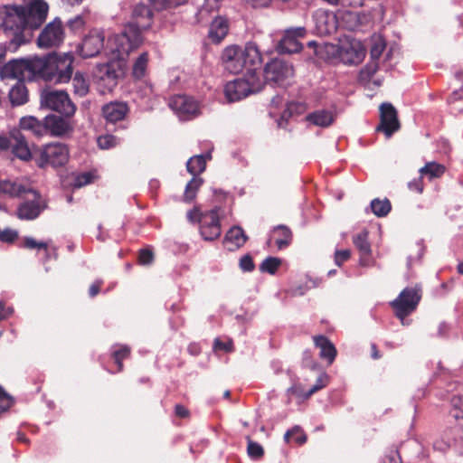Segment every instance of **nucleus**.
Masks as SVG:
<instances>
[{"label": "nucleus", "instance_id": "obj_1", "mask_svg": "<svg viewBox=\"0 0 463 463\" xmlns=\"http://www.w3.org/2000/svg\"><path fill=\"white\" fill-rule=\"evenodd\" d=\"M47 14L48 5L43 0L11 8L3 22L4 33L8 39L6 48L15 52L22 44L29 43L33 30L44 23Z\"/></svg>", "mask_w": 463, "mask_h": 463}, {"label": "nucleus", "instance_id": "obj_2", "mask_svg": "<svg viewBox=\"0 0 463 463\" xmlns=\"http://www.w3.org/2000/svg\"><path fill=\"white\" fill-rule=\"evenodd\" d=\"M153 22V12L148 5L139 3L133 7L131 20L123 32L115 34L109 43L114 44L111 51L122 58L137 48L142 42L141 33L147 30Z\"/></svg>", "mask_w": 463, "mask_h": 463}, {"label": "nucleus", "instance_id": "obj_3", "mask_svg": "<svg viewBox=\"0 0 463 463\" xmlns=\"http://www.w3.org/2000/svg\"><path fill=\"white\" fill-rule=\"evenodd\" d=\"M40 60L43 65L40 68V78L43 80L55 83H66L71 79L74 61L72 53H52L40 57Z\"/></svg>", "mask_w": 463, "mask_h": 463}, {"label": "nucleus", "instance_id": "obj_4", "mask_svg": "<svg viewBox=\"0 0 463 463\" xmlns=\"http://www.w3.org/2000/svg\"><path fill=\"white\" fill-rule=\"evenodd\" d=\"M41 60L38 56L14 59L5 64L0 70L1 79H18L32 80L40 78Z\"/></svg>", "mask_w": 463, "mask_h": 463}, {"label": "nucleus", "instance_id": "obj_5", "mask_svg": "<svg viewBox=\"0 0 463 463\" xmlns=\"http://www.w3.org/2000/svg\"><path fill=\"white\" fill-rule=\"evenodd\" d=\"M263 80L253 71L246 73L243 78H238L229 81L224 88L225 97L230 102H234L246 98L251 93H257L262 90Z\"/></svg>", "mask_w": 463, "mask_h": 463}, {"label": "nucleus", "instance_id": "obj_6", "mask_svg": "<svg viewBox=\"0 0 463 463\" xmlns=\"http://www.w3.org/2000/svg\"><path fill=\"white\" fill-rule=\"evenodd\" d=\"M40 104L42 108L58 112L65 118H72L77 109L67 91L52 88L41 90Z\"/></svg>", "mask_w": 463, "mask_h": 463}, {"label": "nucleus", "instance_id": "obj_7", "mask_svg": "<svg viewBox=\"0 0 463 463\" xmlns=\"http://www.w3.org/2000/svg\"><path fill=\"white\" fill-rule=\"evenodd\" d=\"M69 158V147L61 142L46 144L35 152V162L40 168L63 166L68 163Z\"/></svg>", "mask_w": 463, "mask_h": 463}, {"label": "nucleus", "instance_id": "obj_8", "mask_svg": "<svg viewBox=\"0 0 463 463\" xmlns=\"http://www.w3.org/2000/svg\"><path fill=\"white\" fill-rule=\"evenodd\" d=\"M421 297L422 288L420 284H416L413 287H407L402 289L399 296L391 302L395 316L403 326L409 325L406 317L416 310Z\"/></svg>", "mask_w": 463, "mask_h": 463}, {"label": "nucleus", "instance_id": "obj_9", "mask_svg": "<svg viewBox=\"0 0 463 463\" xmlns=\"http://www.w3.org/2000/svg\"><path fill=\"white\" fill-rule=\"evenodd\" d=\"M24 202H22L16 209V216L20 220H34L38 218L48 206L46 200L34 189L24 195Z\"/></svg>", "mask_w": 463, "mask_h": 463}, {"label": "nucleus", "instance_id": "obj_10", "mask_svg": "<svg viewBox=\"0 0 463 463\" xmlns=\"http://www.w3.org/2000/svg\"><path fill=\"white\" fill-rule=\"evenodd\" d=\"M95 73L99 83L111 91L125 74V63L121 60H112L107 63L98 64Z\"/></svg>", "mask_w": 463, "mask_h": 463}, {"label": "nucleus", "instance_id": "obj_11", "mask_svg": "<svg viewBox=\"0 0 463 463\" xmlns=\"http://www.w3.org/2000/svg\"><path fill=\"white\" fill-rule=\"evenodd\" d=\"M294 76L292 64L282 59H272L264 67V78L269 83L283 85Z\"/></svg>", "mask_w": 463, "mask_h": 463}, {"label": "nucleus", "instance_id": "obj_12", "mask_svg": "<svg viewBox=\"0 0 463 463\" xmlns=\"http://www.w3.org/2000/svg\"><path fill=\"white\" fill-rule=\"evenodd\" d=\"M380 120L376 130L383 132L387 138L391 137L401 128L398 112L391 103L385 102L380 106Z\"/></svg>", "mask_w": 463, "mask_h": 463}, {"label": "nucleus", "instance_id": "obj_13", "mask_svg": "<svg viewBox=\"0 0 463 463\" xmlns=\"http://www.w3.org/2000/svg\"><path fill=\"white\" fill-rule=\"evenodd\" d=\"M168 104L170 109L182 120H187L198 115V104L191 97L176 95L170 99Z\"/></svg>", "mask_w": 463, "mask_h": 463}, {"label": "nucleus", "instance_id": "obj_14", "mask_svg": "<svg viewBox=\"0 0 463 463\" xmlns=\"http://www.w3.org/2000/svg\"><path fill=\"white\" fill-rule=\"evenodd\" d=\"M104 33L99 30H92L84 37L78 47L79 54L83 59L97 56L104 47Z\"/></svg>", "mask_w": 463, "mask_h": 463}, {"label": "nucleus", "instance_id": "obj_15", "mask_svg": "<svg viewBox=\"0 0 463 463\" xmlns=\"http://www.w3.org/2000/svg\"><path fill=\"white\" fill-rule=\"evenodd\" d=\"M314 32L317 35L326 36L334 33L337 29L336 15L330 11L317 10L313 14Z\"/></svg>", "mask_w": 463, "mask_h": 463}, {"label": "nucleus", "instance_id": "obj_16", "mask_svg": "<svg viewBox=\"0 0 463 463\" xmlns=\"http://www.w3.org/2000/svg\"><path fill=\"white\" fill-rule=\"evenodd\" d=\"M61 21L58 18L48 24L38 37L40 47L50 48L59 45L63 41Z\"/></svg>", "mask_w": 463, "mask_h": 463}, {"label": "nucleus", "instance_id": "obj_17", "mask_svg": "<svg viewBox=\"0 0 463 463\" xmlns=\"http://www.w3.org/2000/svg\"><path fill=\"white\" fill-rule=\"evenodd\" d=\"M222 61L226 71L236 74L245 68L242 48L238 45L226 47L222 54Z\"/></svg>", "mask_w": 463, "mask_h": 463}, {"label": "nucleus", "instance_id": "obj_18", "mask_svg": "<svg viewBox=\"0 0 463 463\" xmlns=\"http://www.w3.org/2000/svg\"><path fill=\"white\" fill-rule=\"evenodd\" d=\"M200 232L205 241H213L221 235V224L216 210L204 213L200 224Z\"/></svg>", "mask_w": 463, "mask_h": 463}, {"label": "nucleus", "instance_id": "obj_19", "mask_svg": "<svg viewBox=\"0 0 463 463\" xmlns=\"http://www.w3.org/2000/svg\"><path fill=\"white\" fill-rule=\"evenodd\" d=\"M70 118L60 117L57 115H48L45 117L46 134L53 137H65L72 133L73 126L69 120Z\"/></svg>", "mask_w": 463, "mask_h": 463}, {"label": "nucleus", "instance_id": "obj_20", "mask_svg": "<svg viewBox=\"0 0 463 463\" xmlns=\"http://www.w3.org/2000/svg\"><path fill=\"white\" fill-rule=\"evenodd\" d=\"M101 112L107 123L115 124L127 117L129 108L126 102L111 101L103 105Z\"/></svg>", "mask_w": 463, "mask_h": 463}, {"label": "nucleus", "instance_id": "obj_21", "mask_svg": "<svg viewBox=\"0 0 463 463\" xmlns=\"http://www.w3.org/2000/svg\"><path fill=\"white\" fill-rule=\"evenodd\" d=\"M451 409L449 414L456 420H458V427L455 428L454 431L458 436V439H455L456 443L461 449L463 454V397L459 395H454L450 401Z\"/></svg>", "mask_w": 463, "mask_h": 463}, {"label": "nucleus", "instance_id": "obj_22", "mask_svg": "<svg viewBox=\"0 0 463 463\" xmlns=\"http://www.w3.org/2000/svg\"><path fill=\"white\" fill-rule=\"evenodd\" d=\"M340 60L345 64H358L364 57V50L359 43L342 45L337 49Z\"/></svg>", "mask_w": 463, "mask_h": 463}, {"label": "nucleus", "instance_id": "obj_23", "mask_svg": "<svg viewBox=\"0 0 463 463\" xmlns=\"http://www.w3.org/2000/svg\"><path fill=\"white\" fill-rule=\"evenodd\" d=\"M242 53L245 68H248L247 73L252 71L257 73V69L262 63V55L259 46L254 42H248L242 48Z\"/></svg>", "mask_w": 463, "mask_h": 463}, {"label": "nucleus", "instance_id": "obj_24", "mask_svg": "<svg viewBox=\"0 0 463 463\" xmlns=\"http://www.w3.org/2000/svg\"><path fill=\"white\" fill-rule=\"evenodd\" d=\"M12 153L18 158L28 161L32 157L24 135L20 130L12 131Z\"/></svg>", "mask_w": 463, "mask_h": 463}, {"label": "nucleus", "instance_id": "obj_25", "mask_svg": "<svg viewBox=\"0 0 463 463\" xmlns=\"http://www.w3.org/2000/svg\"><path fill=\"white\" fill-rule=\"evenodd\" d=\"M33 188L19 181L5 180L0 182V192L11 197H24Z\"/></svg>", "mask_w": 463, "mask_h": 463}, {"label": "nucleus", "instance_id": "obj_26", "mask_svg": "<svg viewBox=\"0 0 463 463\" xmlns=\"http://www.w3.org/2000/svg\"><path fill=\"white\" fill-rule=\"evenodd\" d=\"M248 237L240 226L232 227L224 237V244L229 250H235L245 244Z\"/></svg>", "mask_w": 463, "mask_h": 463}, {"label": "nucleus", "instance_id": "obj_27", "mask_svg": "<svg viewBox=\"0 0 463 463\" xmlns=\"http://www.w3.org/2000/svg\"><path fill=\"white\" fill-rule=\"evenodd\" d=\"M228 31L229 24L227 19L218 16L212 22L208 36L212 42L219 43L227 35Z\"/></svg>", "mask_w": 463, "mask_h": 463}, {"label": "nucleus", "instance_id": "obj_28", "mask_svg": "<svg viewBox=\"0 0 463 463\" xmlns=\"http://www.w3.org/2000/svg\"><path fill=\"white\" fill-rule=\"evenodd\" d=\"M19 127L20 131H30L36 137H43L46 135L45 118L43 121H40L32 116L24 117L20 119Z\"/></svg>", "mask_w": 463, "mask_h": 463}, {"label": "nucleus", "instance_id": "obj_29", "mask_svg": "<svg viewBox=\"0 0 463 463\" xmlns=\"http://www.w3.org/2000/svg\"><path fill=\"white\" fill-rule=\"evenodd\" d=\"M313 340L315 345L320 349V357L326 359L329 364L333 363L336 355V349L330 340L324 335H315Z\"/></svg>", "mask_w": 463, "mask_h": 463}, {"label": "nucleus", "instance_id": "obj_30", "mask_svg": "<svg viewBox=\"0 0 463 463\" xmlns=\"http://www.w3.org/2000/svg\"><path fill=\"white\" fill-rule=\"evenodd\" d=\"M9 100L12 106H21L28 101V90L23 81L16 82L9 90Z\"/></svg>", "mask_w": 463, "mask_h": 463}, {"label": "nucleus", "instance_id": "obj_31", "mask_svg": "<svg viewBox=\"0 0 463 463\" xmlns=\"http://www.w3.org/2000/svg\"><path fill=\"white\" fill-rule=\"evenodd\" d=\"M302 49V44L292 35L285 33L283 38L277 43L276 50L279 53H296Z\"/></svg>", "mask_w": 463, "mask_h": 463}, {"label": "nucleus", "instance_id": "obj_32", "mask_svg": "<svg viewBox=\"0 0 463 463\" xmlns=\"http://www.w3.org/2000/svg\"><path fill=\"white\" fill-rule=\"evenodd\" d=\"M307 120L318 127H328L334 121V115L327 110H317L307 116Z\"/></svg>", "mask_w": 463, "mask_h": 463}, {"label": "nucleus", "instance_id": "obj_33", "mask_svg": "<svg viewBox=\"0 0 463 463\" xmlns=\"http://www.w3.org/2000/svg\"><path fill=\"white\" fill-rule=\"evenodd\" d=\"M205 167L206 157L203 155L192 156L186 163V169L193 177H199Z\"/></svg>", "mask_w": 463, "mask_h": 463}, {"label": "nucleus", "instance_id": "obj_34", "mask_svg": "<svg viewBox=\"0 0 463 463\" xmlns=\"http://www.w3.org/2000/svg\"><path fill=\"white\" fill-rule=\"evenodd\" d=\"M72 85L76 95L84 97L89 93L90 83L85 74L77 71L72 78Z\"/></svg>", "mask_w": 463, "mask_h": 463}, {"label": "nucleus", "instance_id": "obj_35", "mask_svg": "<svg viewBox=\"0 0 463 463\" xmlns=\"http://www.w3.org/2000/svg\"><path fill=\"white\" fill-rule=\"evenodd\" d=\"M353 242L356 249L359 250L360 255L371 256L372 250L368 241V232L362 231L361 232L353 236Z\"/></svg>", "mask_w": 463, "mask_h": 463}, {"label": "nucleus", "instance_id": "obj_36", "mask_svg": "<svg viewBox=\"0 0 463 463\" xmlns=\"http://www.w3.org/2000/svg\"><path fill=\"white\" fill-rule=\"evenodd\" d=\"M274 232L278 234L276 244L279 249H284L290 244L292 240V232L287 226L279 225L274 229Z\"/></svg>", "mask_w": 463, "mask_h": 463}, {"label": "nucleus", "instance_id": "obj_37", "mask_svg": "<svg viewBox=\"0 0 463 463\" xmlns=\"http://www.w3.org/2000/svg\"><path fill=\"white\" fill-rule=\"evenodd\" d=\"M148 62V53L142 52L135 61L132 67V75L136 79H141L145 76Z\"/></svg>", "mask_w": 463, "mask_h": 463}, {"label": "nucleus", "instance_id": "obj_38", "mask_svg": "<svg viewBox=\"0 0 463 463\" xmlns=\"http://www.w3.org/2000/svg\"><path fill=\"white\" fill-rule=\"evenodd\" d=\"M203 183V178L193 177L185 186L184 201L186 203H191L196 197L197 191L199 190Z\"/></svg>", "mask_w": 463, "mask_h": 463}, {"label": "nucleus", "instance_id": "obj_39", "mask_svg": "<svg viewBox=\"0 0 463 463\" xmlns=\"http://www.w3.org/2000/svg\"><path fill=\"white\" fill-rule=\"evenodd\" d=\"M457 427H458V424L449 430L450 434L453 435L452 439H449L448 440H444L443 438L436 439L433 442V449L435 450L444 452L453 444L458 449L459 452H461V449L456 443V440H455V439H458V436L454 431L455 428H457ZM460 454L463 456L462 453H460Z\"/></svg>", "mask_w": 463, "mask_h": 463}, {"label": "nucleus", "instance_id": "obj_40", "mask_svg": "<svg viewBox=\"0 0 463 463\" xmlns=\"http://www.w3.org/2000/svg\"><path fill=\"white\" fill-rule=\"evenodd\" d=\"M371 209L376 216L384 217L390 213L392 205L390 201L386 198L383 200L373 199L371 202Z\"/></svg>", "mask_w": 463, "mask_h": 463}, {"label": "nucleus", "instance_id": "obj_41", "mask_svg": "<svg viewBox=\"0 0 463 463\" xmlns=\"http://www.w3.org/2000/svg\"><path fill=\"white\" fill-rule=\"evenodd\" d=\"M444 172L445 166L435 162L427 163L423 167L420 169L421 175H428L430 179L441 176Z\"/></svg>", "mask_w": 463, "mask_h": 463}, {"label": "nucleus", "instance_id": "obj_42", "mask_svg": "<svg viewBox=\"0 0 463 463\" xmlns=\"http://www.w3.org/2000/svg\"><path fill=\"white\" fill-rule=\"evenodd\" d=\"M281 265V260L277 257H268L260 265L261 272L275 274L279 267Z\"/></svg>", "mask_w": 463, "mask_h": 463}, {"label": "nucleus", "instance_id": "obj_43", "mask_svg": "<svg viewBox=\"0 0 463 463\" xmlns=\"http://www.w3.org/2000/svg\"><path fill=\"white\" fill-rule=\"evenodd\" d=\"M130 354V348L128 345H118V349L113 351V357L115 363L118 364V371L123 368L122 361L127 358Z\"/></svg>", "mask_w": 463, "mask_h": 463}, {"label": "nucleus", "instance_id": "obj_44", "mask_svg": "<svg viewBox=\"0 0 463 463\" xmlns=\"http://www.w3.org/2000/svg\"><path fill=\"white\" fill-rule=\"evenodd\" d=\"M378 71V61L371 60L360 71L362 80H370Z\"/></svg>", "mask_w": 463, "mask_h": 463}, {"label": "nucleus", "instance_id": "obj_45", "mask_svg": "<svg viewBox=\"0 0 463 463\" xmlns=\"http://www.w3.org/2000/svg\"><path fill=\"white\" fill-rule=\"evenodd\" d=\"M98 146L101 149H109L115 147L119 139L113 135H104L98 137Z\"/></svg>", "mask_w": 463, "mask_h": 463}, {"label": "nucleus", "instance_id": "obj_46", "mask_svg": "<svg viewBox=\"0 0 463 463\" xmlns=\"http://www.w3.org/2000/svg\"><path fill=\"white\" fill-rule=\"evenodd\" d=\"M23 247L30 250H43L45 252H47V255L49 256L48 244L43 241H37L33 237H24L23 240Z\"/></svg>", "mask_w": 463, "mask_h": 463}, {"label": "nucleus", "instance_id": "obj_47", "mask_svg": "<svg viewBox=\"0 0 463 463\" xmlns=\"http://www.w3.org/2000/svg\"><path fill=\"white\" fill-rule=\"evenodd\" d=\"M186 0H149L156 9L173 8L185 3Z\"/></svg>", "mask_w": 463, "mask_h": 463}, {"label": "nucleus", "instance_id": "obj_48", "mask_svg": "<svg viewBox=\"0 0 463 463\" xmlns=\"http://www.w3.org/2000/svg\"><path fill=\"white\" fill-rule=\"evenodd\" d=\"M248 440V448L247 451L249 456L251 458H260L264 454V449L262 446L257 442H254L250 439V437H247Z\"/></svg>", "mask_w": 463, "mask_h": 463}, {"label": "nucleus", "instance_id": "obj_49", "mask_svg": "<svg viewBox=\"0 0 463 463\" xmlns=\"http://www.w3.org/2000/svg\"><path fill=\"white\" fill-rule=\"evenodd\" d=\"M385 43L381 38H377L371 47L370 56L371 60L377 61L381 57L383 52L385 49Z\"/></svg>", "mask_w": 463, "mask_h": 463}, {"label": "nucleus", "instance_id": "obj_50", "mask_svg": "<svg viewBox=\"0 0 463 463\" xmlns=\"http://www.w3.org/2000/svg\"><path fill=\"white\" fill-rule=\"evenodd\" d=\"M424 254V246L421 243H417L415 246V254H411L407 260V268L411 269L413 263L418 262L421 260Z\"/></svg>", "mask_w": 463, "mask_h": 463}, {"label": "nucleus", "instance_id": "obj_51", "mask_svg": "<svg viewBox=\"0 0 463 463\" xmlns=\"http://www.w3.org/2000/svg\"><path fill=\"white\" fill-rule=\"evenodd\" d=\"M13 402V398L0 386V413L7 411Z\"/></svg>", "mask_w": 463, "mask_h": 463}, {"label": "nucleus", "instance_id": "obj_52", "mask_svg": "<svg viewBox=\"0 0 463 463\" xmlns=\"http://www.w3.org/2000/svg\"><path fill=\"white\" fill-rule=\"evenodd\" d=\"M18 238V232L15 230L5 228L0 231V241L12 243Z\"/></svg>", "mask_w": 463, "mask_h": 463}, {"label": "nucleus", "instance_id": "obj_53", "mask_svg": "<svg viewBox=\"0 0 463 463\" xmlns=\"http://www.w3.org/2000/svg\"><path fill=\"white\" fill-rule=\"evenodd\" d=\"M222 0H204V4L199 11L201 15L203 13H210L212 11L217 10L221 5Z\"/></svg>", "mask_w": 463, "mask_h": 463}, {"label": "nucleus", "instance_id": "obj_54", "mask_svg": "<svg viewBox=\"0 0 463 463\" xmlns=\"http://www.w3.org/2000/svg\"><path fill=\"white\" fill-rule=\"evenodd\" d=\"M154 260V254L149 249L140 250L138 255V261L142 265H149Z\"/></svg>", "mask_w": 463, "mask_h": 463}, {"label": "nucleus", "instance_id": "obj_55", "mask_svg": "<svg viewBox=\"0 0 463 463\" xmlns=\"http://www.w3.org/2000/svg\"><path fill=\"white\" fill-rule=\"evenodd\" d=\"M240 268L246 272H250L254 269L255 265L250 255L246 254L241 258Z\"/></svg>", "mask_w": 463, "mask_h": 463}, {"label": "nucleus", "instance_id": "obj_56", "mask_svg": "<svg viewBox=\"0 0 463 463\" xmlns=\"http://www.w3.org/2000/svg\"><path fill=\"white\" fill-rule=\"evenodd\" d=\"M326 376L318 377L317 383L314 384L307 392L305 393V398H309L312 394L321 390L323 387L326 385Z\"/></svg>", "mask_w": 463, "mask_h": 463}, {"label": "nucleus", "instance_id": "obj_57", "mask_svg": "<svg viewBox=\"0 0 463 463\" xmlns=\"http://www.w3.org/2000/svg\"><path fill=\"white\" fill-rule=\"evenodd\" d=\"M302 363L305 367L315 370L317 367V362L313 359L312 354L309 350L303 353Z\"/></svg>", "mask_w": 463, "mask_h": 463}, {"label": "nucleus", "instance_id": "obj_58", "mask_svg": "<svg viewBox=\"0 0 463 463\" xmlns=\"http://www.w3.org/2000/svg\"><path fill=\"white\" fill-rule=\"evenodd\" d=\"M351 256V252L349 250H335V263L337 266H341L345 261H346Z\"/></svg>", "mask_w": 463, "mask_h": 463}, {"label": "nucleus", "instance_id": "obj_59", "mask_svg": "<svg viewBox=\"0 0 463 463\" xmlns=\"http://www.w3.org/2000/svg\"><path fill=\"white\" fill-rule=\"evenodd\" d=\"M408 188L411 191H415L419 194H421L423 191V182L422 175H420L419 177L413 179L412 181L408 183Z\"/></svg>", "mask_w": 463, "mask_h": 463}, {"label": "nucleus", "instance_id": "obj_60", "mask_svg": "<svg viewBox=\"0 0 463 463\" xmlns=\"http://www.w3.org/2000/svg\"><path fill=\"white\" fill-rule=\"evenodd\" d=\"M84 19L81 15H77L68 21V26L71 31H78L84 25Z\"/></svg>", "mask_w": 463, "mask_h": 463}, {"label": "nucleus", "instance_id": "obj_61", "mask_svg": "<svg viewBox=\"0 0 463 463\" xmlns=\"http://www.w3.org/2000/svg\"><path fill=\"white\" fill-rule=\"evenodd\" d=\"M402 458L397 449H392L389 454L383 458V463H401Z\"/></svg>", "mask_w": 463, "mask_h": 463}, {"label": "nucleus", "instance_id": "obj_62", "mask_svg": "<svg viewBox=\"0 0 463 463\" xmlns=\"http://www.w3.org/2000/svg\"><path fill=\"white\" fill-rule=\"evenodd\" d=\"M204 213H202L199 208L194 207L187 213V219L193 223L200 222Z\"/></svg>", "mask_w": 463, "mask_h": 463}, {"label": "nucleus", "instance_id": "obj_63", "mask_svg": "<svg viewBox=\"0 0 463 463\" xmlns=\"http://www.w3.org/2000/svg\"><path fill=\"white\" fill-rule=\"evenodd\" d=\"M91 182V175L90 173H83L79 175L75 179V186L81 187Z\"/></svg>", "mask_w": 463, "mask_h": 463}, {"label": "nucleus", "instance_id": "obj_64", "mask_svg": "<svg viewBox=\"0 0 463 463\" xmlns=\"http://www.w3.org/2000/svg\"><path fill=\"white\" fill-rule=\"evenodd\" d=\"M287 34L292 35L295 39L304 37L307 30L305 27L289 28L285 31Z\"/></svg>", "mask_w": 463, "mask_h": 463}]
</instances>
